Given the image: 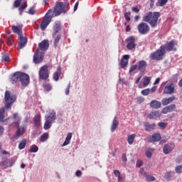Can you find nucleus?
<instances>
[{
  "mask_svg": "<svg viewBox=\"0 0 182 182\" xmlns=\"http://www.w3.org/2000/svg\"><path fill=\"white\" fill-rule=\"evenodd\" d=\"M11 29L14 32V33H16L17 35H18V36H22V35H23L22 33V26H13L11 27Z\"/></svg>",
  "mask_w": 182,
  "mask_h": 182,
  "instance_id": "24",
  "label": "nucleus"
},
{
  "mask_svg": "<svg viewBox=\"0 0 182 182\" xmlns=\"http://www.w3.org/2000/svg\"><path fill=\"white\" fill-rule=\"evenodd\" d=\"M39 50H48V48H49V41L48 40H43L39 44H38Z\"/></svg>",
  "mask_w": 182,
  "mask_h": 182,
  "instance_id": "20",
  "label": "nucleus"
},
{
  "mask_svg": "<svg viewBox=\"0 0 182 182\" xmlns=\"http://www.w3.org/2000/svg\"><path fill=\"white\" fill-rule=\"evenodd\" d=\"M53 12L55 16H59L60 14H66L68 12V6L62 2H58L54 7Z\"/></svg>",
  "mask_w": 182,
  "mask_h": 182,
  "instance_id": "6",
  "label": "nucleus"
},
{
  "mask_svg": "<svg viewBox=\"0 0 182 182\" xmlns=\"http://www.w3.org/2000/svg\"><path fill=\"white\" fill-rule=\"evenodd\" d=\"M43 87L46 92H50V90H52V85L50 83L44 82L43 84Z\"/></svg>",
  "mask_w": 182,
  "mask_h": 182,
  "instance_id": "36",
  "label": "nucleus"
},
{
  "mask_svg": "<svg viewBox=\"0 0 182 182\" xmlns=\"http://www.w3.org/2000/svg\"><path fill=\"white\" fill-rule=\"evenodd\" d=\"M2 60H4V62H9L11 60V58H9V55H8L6 53H2Z\"/></svg>",
  "mask_w": 182,
  "mask_h": 182,
  "instance_id": "43",
  "label": "nucleus"
},
{
  "mask_svg": "<svg viewBox=\"0 0 182 182\" xmlns=\"http://www.w3.org/2000/svg\"><path fill=\"white\" fill-rule=\"evenodd\" d=\"M39 80H45V82H49V71L48 65L42 66L39 71Z\"/></svg>",
  "mask_w": 182,
  "mask_h": 182,
  "instance_id": "8",
  "label": "nucleus"
},
{
  "mask_svg": "<svg viewBox=\"0 0 182 182\" xmlns=\"http://www.w3.org/2000/svg\"><path fill=\"white\" fill-rule=\"evenodd\" d=\"M159 18H160V12H149L144 16L143 21L149 23L151 28H156V26H157Z\"/></svg>",
  "mask_w": 182,
  "mask_h": 182,
  "instance_id": "3",
  "label": "nucleus"
},
{
  "mask_svg": "<svg viewBox=\"0 0 182 182\" xmlns=\"http://www.w3.org/2000/svg\"><path fill=\"white\" fill-rule=\"evenodd\" d=\"M36 13V11L35 10V7H31L27 12V14H29V15H35Z\"/></svg>",
  "mask_w": 182,
  "mask_h": 182,
  "instance_id": "48",
  "label": "nucleus"
},
{
  "mask_svg": "<svg viewBox=\"0 0 182 182\" xmlns=\"http://www.w3.org/2000/svg\"><path fill=\"white\" fill-rule=\"evenodd\" d=\"M143 166V161L139 159L137 160L136 161V166L138 168H140L141 166Z\"/></svg>",
  "mask_w": 182,
  "mask_h": 182,
  "instance_id": "54",
  "label": "nucleus"
},
{
  "mask_svg": "<svg viewBox=\"0 0 182 182\" xmlns=\"http://www.w3.org/2000/svg\"><path fill=\"white\" fill-rule=\"evenodd\" d=\"M165 95H173L174 93V84L173 82L167 84L164 90Z\"/></svg>",
  "mask_w": 182,
  "mask_h": 182,
  "instance_id": "15",
  "label": "nucleus"
},
{
  "mask_svg": "<svg viewBox=\"0 0 182 182\" xmlns=\"http://www.w3.org/2000/svg\"><path fill=\"white\" fill-rule=\"evenodd\" d=\"M145 154H146V157H148V159L151 158V156H152L151 152L147 151L145 153Z\"/></svg>",
  "mask_w": 182,
  "mask_h": 182,
  "instance_id": "60",
  "label": "nucleus"
},
{
  "mask_svg": "<svg viewBox=\"0 0 182 182\" xmlns=\"http://www.w3.org/2000/svg\"><path fill=\"white\" fill-rule=\"evenodd\" d=\"M48 139H49V134L44 133L41 136V141H42L43 143V142L46 141V140H48Z\"/></svg>",
  "mask_w": 182,
  "mask_h": 182,
  "instance_id": "40",
  "label": "nucleus"
},
{
  "mask_svg": "<svg viewBox=\"0 0 182 182\" xmlns=\"http://www.w3.org/2000/svg\"><path fill=\"white\" fill-rule=\"evenodd\" d=\"M138 31L141 35H146L150 32V26L146 23L142 22L138 25Z\"/></svg>",
  "mask_w": 182,
  "mask_h": 182,
  "instance_id": "10",
  "label": "nucleus"
},
{
  "mask_svg": "<svg viewBox=\"0 0 182 182\" xmlns=\"http://www.w3.org/2000/svg\"><path fill=\"white\" fill-rule=\"evenodd\" d=\"M28 42V38L26 37H23V34L18 36V46L17 48L18 50H20L22 49V48L25 47V45H26V43Z\"/></svg>",
  "mask_w": 182,
  "mask_h": 182,
  "instance_id": "16",
  "label": "nucleus"
},
{
  "mask_svg": "<svg viewBox=\"0 0 182 182\" xmlns=\"http://www.w3.org/2000/svg\"><path fill=\"white\" fill-rule=\"evenodd\" d=\"M41 114H36L33 117V122L36 127H39L41 126Z\"/></svg>",
  "mask_w": 182,
  "mask_h": 182,
  "instance_id": "32",
  "label": "nucleus"
},
{
  "mask_svg": "<svg viewBox=\"0 0 182 182\" xmlns=\"http://www.w3.org/2000/svg\"><path fill=\"white\" fill-rule=\"evenodd\" d=\"M50 22H52V10L50 9L46 14L45 18L40 25L41 31H45Z\"/></svg>",
  "mask_w": 182,
  "mask_h": 182,
  "instance_id": "7",
  "label": "nucleus"
},
{
  "mask_svg": "<svg viewBox=\"0 0 182 182\" xmlns=\"http://www.w3.org/2000/svg\"><path fill=\"white\" fill-rule=\"evenodd\" d=\"M168 2V0H158L157 6H164Z\"/></svg>",
  "mask_w": 182,
  "mask_h": 182,
  "instance_id": "44",
  "label": "nucleus"
},
{
  "mask_svg": "<svg viewBox=\"0 0 182 182\" xmlns=\"http://www.w3.org/2000/svg\"><path fill=\"white\" fill-rule=\"evenodd\" d=\"M173 171H168L165 173L164 178L167 180V181H170V180H171V176H173Z\"/></svg>",
  "mask_w": 182,
  "mask_h": 182,
  "instance_id": "38",
  "label": "nucleus"
},
{
  "mask_svg": "<svg viewBox=\"0 0 182 182\" xmlns=\"http://www.w3.org/2000/svg\"><path fill=\"white\" fill-rule=\"evenodd\" d=\"M132 12H135V14H139V12H140V9L137 7H132Z\"/></svg>",
  "mask_w": 182,
  "mask_h": 182,
  "instance_id": "57",
  "label": "nucleus"
},
{
  "mask_svg": "<svg viewBox=\"0 0 182 182\" xmlns=\"http://www.w3.org/2000/svg\"><path fill=\"white\" fill-rule=\"evenodd\" d=\"M160 83V77L156 78L154 85H159Z\"/></svg>",
  "mask_w": 182,
  "mask_h": 182,
  "instance_id": "64",
  "label": "nucleus"
},
{
  "mask_svg": "<svg viewBox=\"0 0 182 182\" xmlns=\"http://www.w3.org/2000/svg\"><path fill=\"white\" fill-rule=\"evenodd\" d=\"M12 119L13 120H15V122L11 124V126L16 128L19 127V123H21V120L22 119L21 116H19V114L18 112L14 113L12 116Z\"/></svg>",
  "mask_w": 182,
  "mask_h": 182,
  "instance_id": "14",
  "label": "nucleus"
},
{
  "mask_svg": "<svg viewBox=\"0 0 182 182\" xmlns=\"http://www.w3.org/2000/svg\"><path fill=\"white\" fill-rule=\"evenodd\" d=\"M160 140H161V135L160 133H155L148 138L149 143H156V141H160Z\"/></svg>",
  "mask_w": 182,
  "mask_h": 182,
  "instance_id": "17",
  "label": "nucleus"
},
{
  "mask_svg": "<svg viewBox=\"0 0 182 182\" xmlns=\"http://www.w3.org/2000/svg\"><path fill=\"white\" fill-rule=\"evenodd\" d=\"M17 129H18L16 132V134L17 137H20V136H22V134H23V133H25V129L22 128L21 129V128H19V127H18Z\"/></svg>",
  "mask_w": 182,
  "mask_h": 182,
  "instance_id": "39",
  "label": "nucleus"
},
{
  "mask_svg": "<svg viewBox=\"0 0 182 182\" xmlns=\"http://www.w3.org/2000/svg\"><path fill=\"white\" fill-rule=\"evenodd\" d=\"M114 174L115 177H119L120 171L119 170H114Z\"/></svg>",
  "mask_w": 182,
  "mask_h": 182,
  "instance_id": "58",
  "label": "nucleus"
},
{
  "mask_svg": "<svg viewBox=\"0 0 182 182\" xmlns=\"http://www.w3.org/2000/svg\"><path fill=\"white\" fill-rule=\"evenodd\" d=\"M10 81L12 85H18L20 82L23 87H26L29 85L30 77L28 74L17 71L11 75Z\"/></svg>",
  "mask_w": 182,
  "mask_h": 182,
  "instance_id": "2",
  "label": "nucleus"
},
{
  "mask_svg": "<svg viewBox=\"0 0 182 182\" xmlns=\"http://www.w3.org/2000/svg\"><path fill=\"white\" fill-rule=\"evenodd\" d=\"M147 68V63L144 60H140L138 64V70L139 72H144Z\"/></svg>",
  "mask_w": 182,
  "mask_h": 182,
  "instance_id": "27",
  "label": "nucleus"
},
{
  "mask_svg": "<svg viewBox=\"0 0 182 182\" xmlns=\"http://www.w3.org/2000/svg\"><path fill=\"white\" fill-rule=\"evenodd\" d=\"M60 75H62V70L60 67H58L56 71L53 73V80H55V82H58V80H59V77H60Z\"/></svg>",
  "mask_w": 182,
  "mask_h": 182,
  "instance_id": "28",
  "label": "nucleus"
},
{
  "mask_svg": "<svg viewBox=\"0 0 182 182\" xmlns=\"http://www.w3.org/2000/svg\"><path fill=\"white\" fill-rule=\"evenodd\" d=\"M130 58V55H124L120 61V65L122 69H124L127 65H129V59Z\"/></svg>",
  "mask_w": 182,
  "mask_h": 182,
  "instance_id": "19",
  "label": "nucleus"
},
{
  "mask_svg": "<svg viewBox=\"0 0 182 182\" xmlns=\"http://www.w3.org/2000/svg\"><path fill=\"white\" fill-rule=\"evenodd\" d=\"M56 120V112L53 111L46 116V122L44 123V130H49L52 127V124Z\"/></svg>",
  "mask_w": 182,
  "mask_h": 182,
  "instance_id": "5",
  "label": "nucleus"
},
{
  "mask_svg": "<svg viewBox=\"0 0 182 182\" xmlns=\"http://www.w3.org/2000/svg\"><path fill=\"white\" fill-rule=\"evenodd\" d=\"M161 113H163V114H167V113H170L168 107L163 108Z\"/></svg>",
  "mask_w": 182,
  "mask_h": 182,
  "instance_id": "55",
  "label": "nucleus"
},
{
  "mask_svg": "<svg viewBox=\"0 0 182 182\" xmlns=\"http://www.w3.org/2000/svg\"><path fill=\"white\" fill-rule=\"evenodd\" d=\"M177 45H178L177 41L172 40L164 45V50H167L168 52H176L177 48H176V46H177Z\"/></svg>",
  "mask_w": 182,
  "mask_h": 182,
  "instance_id": "9",
  "label": "nucleus"
},
{
  "mask_svg": "<svg viewBox=\"0 0 182 182\" xmlns=\"http://www.w3.org/2000/svg\"><path fill=\"white\" fill-rule=\"evenodd\" d=\"M52 36L54 39V48H58V45H59V41H60L61 38H62V34L60 33H54L52 34Z\"/></svg>",
  "mask_w": 182,
  "mask_h": 182,
  "instance_id": "23",
  "label": "nucleus"
},
{
  "mask_svg": "<svg viewBox=\"0 0 182 182\" xmlns=\"http://www.w3.org/2000/svg\"><path fill=\"white\" fill-rule=\"evenodd\" d=\"M70 140H72V133L70 132L67 134V136L65 138V140L64 143L63 144V147L65 146H68L70 143Z\"/></svg>",
  "mask_w": 182,
  "mask_h": 182,
  "instance_id": "34",
  "label": "nucleus"
},
{
  "mask_svg": "<svg viewBox=\"0 0 182 182\" xmlns=\"http://www.w3.org/2000/svg\"><path fill=\"white\" fill-rule=\"evenodd\" d=\"M149 83H150V77H146L143 79V86L146 87V86H149Z\"/></svg>",
  "mask_w": 182,
  "mask_h": 182,
  "instance_id": "42",
  "label": "nucleus"
},
{
  "mask_svg": "<svg viewBox=\"0 0 182 182\" xmlns=\"http://www.w3.org/2000/svg\"><path fill=\"white\" fill-rule=\"evenodd\" d=\"M150 106L153 108V109H160V107H161V102L157 101V100H152L150 102Z\"/></svg>",
  "mask_w": 182,
  "mask_h": 182,
  "instance_id": "31",
  "label": "nucleus"
},
{
  "mask_svg": "<svg viewBox=\"0 0 182 182\" xmlns=\"http://www.w3.org/2000/svg\"><path fill=\"white\" fill-rule=\"evenodd\" d=\"M6 43L9 45V46H12L14 45V38H12V36H9L6 39Z\"/></svg>",
  "mask_w": 182,
  "mask_h": 182,
  "instance_id": "45",
  "label": "nucleus"
},
{
  "mask_svg": "<svg viewBox=\"0 0 182 182\" xmlns=\"http://www.w3.org/2000/svg\"><path fill=\"white\" fill-rule=\"evenodd\" d=\"M127 48L128 50H132L136 48V38L134 36H129L126 39Z\"/></svg>",
  "mask_w": 182,
  "mask_h": 182,
  "instance_id": "11",
  "label": "nucleus"
},
{
  "mask_svg": "<svg viewBox=\"0 0 182 182\" xmlns=\"http://www.w3.org/2000/svg\"><path fill=\"white\" fill-rule=\"evenodd\" d=\"M145 132H151L153 130H156V124L152 123L150 124L149 122H144V123Z\"/></svg>",
  "mask_w": 182,
  "mask_h": 182,
  "instance_id": "22",
  "label": "nucleus"
},
{
  "mask_svg": "<svg viewBox=\"0 0 182 182\" xmlns=\"http://www.w3.org/2000/svg\"><path fill=\"white\" fill-rule=\"evenodd\" d=\"M158 126L162 129L164 130V129H166L167 127V124L164 123V122H159L158 124Z\"/></svg>",
  "mask_w": 182,
  "mask_h": 182,
  "instance_id": "50",
  "label": "nucleus"
},
{
  "mask_svg": "<svg viewBox=\"0 0 182 182\" xmlns=\"http://www.w3.org/2000/svg\"><path fill=\"white\" fill-rule=\"evenodd\" d=\"M26 8H28V4H26V1H24L21 4L20 7L18 8L19 15L22 16L23 11H25Z\"/></svg>",
  "mask_w": 182,
  "mask_h": 182,
  "instance_id": "33",
  "label": "nucleus"
},
{
  "mask_svg": "<svg viewBox=\"0 0 182 182\" xmlns=\"http://www.w3.org/2000/svg\"><path fill=\"white\" fill-rule=\"evenodd\" d=\"M168 107V110L170 112H174V110H176V105L175 104H171L168 106H167Z\"/></svg>",
  "mask_w": 182,
  "mask_h": 182,
  "instance_id": "46",
  "label": "nucleus"
},
{
  "mask_svg": "<svg viewBox=\"0 0 182 182\" xmlns=\"http://www.w3.org/2000/svg\"><path fill=\"white\" fill-rule=\"evenodd\" d=\"M161 116V113L159 111H154L149 113L147 115L148 119H157V117H160Z\"/></svg>",
  "mask_w": 182,
  "mask_h": 182,
  "instance_id": "26",
  "label": "nucleus"
},
{
  "mask_svg": "<svg viewBox=\"0 0 182 182\" xmlns=\"http://www.w3.org/2000/svg\"><path fill=\"white\" fill-rule=\"evenodd\" d=\"M70 89V83L68 85V88L65 89V95H69Z\"/></svg>",
  "mask_w": 182,
  "mask_h": 182,
  "instance_id": "62",
  "label": "nucleus"
},
{
  "mask_svg": "<svg viewBox=\"0 0 182 182\" xmlns=\"http://www.w3.org/2000/svg\"><path fill=\"white\" fill-rule=\"evenodd\" d=\"M174 100H176V96L173 95L168 98H164L161 102L163 106H167V105H170V103H172Z\"/></svg>",
  "mask_w": 182,
  "mask_h": 182,
  "instance_id": "25",
  "label": "nucleus"
},
{
  "mask_svg": "<svg viewBox=\"0 0 182 182\" xmlns=\"http://www.w3.org/2000/svg\"><path fill=\"white\" fill-rule=\"evenodd\" d=\"M16 95L12 94L11 91L6 90L4 93V107L0 109V122L4 123L5 120V109H11L12 108V105L16 102Z\"/></svg>",
  "mask_w": 182,
  "mask_h": 182,
  "instance_id": "1",
  "label": "nucleus"
},
{
  "mask_svg": "<svg viewBox=\"0 0 182 182\" xmlns=\"http://www.w3.org/2000/svg\"><path fill=\"white\" fill-rule=\"evenodd\" d=\"M136 102H137V103H143V102H144V97H138L136 98Z\"/></svg>",
  "mask_w": 182,
  "mask_h": 182,
  "instance_id": "56",
  "label": "nucleus"
},
{
  "mask_svg": "<svg viewBox=\"0 0 182 182\" xmlns=\"http://www.w3.org/2000/svg\"><path fill=\"white\" fill-rule=\"evenodd\" d=\"M26 139H23V140L21 141L18 145L19 150H23V149H25V147L26 146Z\"/></svg>",
  "mask_w": 182,
  "mask_h": 182,
  "instance_id": "37",
  "label": "nucleus"
},
{
  "mask_svg": "<svg viewBox=\"0 0 182 182\" xmlns=\"http://www.w3.org/2000/svg\"><path fill=\"white\" fill-rule=\"evenodd\" d=\"M130 15H131L130 12L124 13V18H125L126 21H127L128 22H129V21H130Z\"/></svg>",
  "mask_w": 182,
  "mask_h": 182,
  "instance_id": "52",
  "label": "nucleus"
},
{
  "mask_svg": "<svg viewBox=\"0 0 182 182\" xmlns=\"http://www.w3.org/2000/svg\"><path fill=\"white\" fill-rule=\"evenodd\" d=\"M122 161H127V156H126V154H122Z\"/></svg>",
  "mask_w": 182,
  "mask_h": 182,
  "instance_id": "63",
  "label": "nucleus"
},
{
  "mask_svg": "<svg viewBox=\"0 0 182 182\" xmlns=\"http://www.w3.org/2000/svg\"><path fill=\"white\" fill-rule=\"evenodd\" d=\"M150 93V89L147 88L141 91V95L143 96H148Z\"/></svg>",
  "mask_w": 182,
  "mask_h": 182,
  "instance_id": "49",
  "label": "nucleus"
},
{
  "mask_svg": "<svg viewBox=\"0 0 182 182\" xmlns=\"http://www.w3.org/2000/svg\"><path fill=\"white\" fill-rule=\"evenodd\" d=\"M78 6H79V1H77L74 6V12H76V11H77Z\"/></svg>",
  "mask_w": 182,
  "mask_h": 182,
  "instance_id": "61",
  "label": "nucleus"
},
{
  "mask_svg": "<svg viewBox=\"0 0 182 182\" xmlns=\"http://www.w3.org/2000/svg\"><path fill=\"white\" fill-rule=\"evenodd\" d=\"M75 176L77 177H81L82 176V171H77L76 173H75Z\"/></svg>",
  "mask_w": 182,
  "mask_h": 182,
  "instance_id": "59",
  "label": "nucleus"
},
{
  "mask_svg": "<svg viewBox=\"0 0 182 182\" xmlns=\"http://www.w3.org/2000/svg\"><path fill=\"white\" fill-rule=\"evenodd\" d=\"M164 55H166V50H164V45H162L158 50L150 54L149 58L151 60H163Z\"/></svg>",
  "mask_w": 182,
  "mask_h": 182,
  "instance_id": "4",
  "label": "nucleus"
},
{
  "mask_svg": "<svg viewBox=\"0 0 182 182\" xmlns=\"http://www.w3.org/2000/svg\"><path fill=\"white\" fill-rule=\"evenodd\" d=\"M22 1V0H16L14 1V7L15 8H19V6H21V2Z\"/></svg>",
  "mask_w": 182,
  "mask_h": 182,
  "instance_id": "53",
  "label": "nucleus"
},
{
  "mask_svg": "<svg viewBox=\"0 0 182 182\" xmlns=\"http://www.w3.org/2000/svg\"><path fill=\"white\" fill-rule=\"evenodd\" d=\"M43 60V54L39 53V48H38L33 55V63H36V65H38V63H41Z\"/></svg>",
  "mask_w": 182,
  "mask_h": 182,
  "instance_id": "13",
  "label": "nucleus"
},
{
  "mask_svg": "<svg viewBox=\"0 0 182 182\" xmlns=\"http://www.w3.org/2000/svg\"><path fill=\"white\" fill-rule=\"evenodd\" d=\"M39 150V148L36 145H32L30 147L29 152L30 153H36Z\"/></svg>",
  "mask_w": 182,
  "mask_h": 182,
  "instance_id": "41",
  "label": "nucleus"
},
{
  "mask_svg": "<svg viewBox=\"0 0 182 182\" xmlns=\"http://www.w3.org/2000/svg\"><path fill=\"white\" fill-rule=\"evenodd\" d=\"M141 176L145 177L146 180L148 181H156V177L153 176L151 174L144 171L141 173Z\"/></svg>",
  "mask_w": 182,
  "mask_h": 182,
  "instance_id": "29",
  "label": "nucleus"
},
{
  "mask_svg": "<svg viewBox=\"0 0 182 182\" xmlns=\"http://www.w3.org/2000/svg\"><path fill=\"white\" fill-rule=\"evenodd\" d=\"M138 68L137 65H133L131 66L129 73H130V75H132L133 73V72H134V70H136Z\"/></svg>",
  "mask_w": 182,
  "mask_h": 182,
  "instance_id": "47",
  "label": "nucleus"
},
{
  "mask_svg": "<svg viewBox=\"0 0 182 182\" xmlns=\"http://www.w3.org/2000/svg\"><path fill=\"white\" fill-rule=\"evenodd\" d=\"M176 147V144L174 142H171L169 144H166L164 146L163 151L164 154H170L173 150H174Z\"/></svg>",
  "mask_w": 182,
  "mask_h": 182,
  "instance_id": "12",
  "label": "nucleus"
},
{
  "mask_svg": "<svg viewBox=\"0 0 182 182\" xmlns=\"http://www.w3.org/2000/svg\"><path fill=\"white\" fill-rule=\"evenodd\" d=\"M134 139H136V134L128 135L127 141L129 144H133V143H134Z\"/></svg>",
  "mask_w": 182,
  "mask_h": 182,
  "instance_id": "35",
  "label": "nucleus"
},
{
  "mask_svg": "<svg viewBox=\"0 0 182 182\" xmlns=\"http://www.w3.org/2000/svg\"><path fill=\"white\" fill-rule=\"evenodd\" d=\"M14 166V161L12 159H6L4 161L0 162V167H4V168H6V167H12Z\"/></svg>",
  "mask_w": 182,
  "mask_h": 182,
  "instance_id": "21",
  "label": "nucleus"
},
{
  "mask_svg": "<svg viewBox=\"0 0 182 182\" xmlns=\"http://www.w3.org/2000/svg\"><path fill=\"white\" fill-rule=\"evenodd\" d=\"M117 127H119V120L117 119V117H115L112 121L111 132L113 133V132H114Z\"/></svg>",
  "mask_w": 182,
  "mask_h": 182,
  "instance_id": "30",
  "label": "nucleus"
},
{
  "mask_svg": "<svg viewBox=\"0 0 182 182\" xmlns=\"http://www.w3.org/2000/svg\"><path fill=\"white\" fill-rule=\"evenodd\" d=\"M175 171L178 173H182V165L177 166L175 168Z\"/></svg>",
  "mask_w": 182,
  "mask_h": 182,
  "instance_id": "51",
  "label": "nucleus"
},
{
  "mask_svg": "<svg viewBox=\"0 0 182 182\" xmlns=\"http://www.w3.org/2000/svg\"><path fill=\"white\" fill-rule=\"evenodd\" d=\"M62 31V25L60 22L56 21L53 26V32L52 34L59 33Z\"/></svg>",
  "mask_w": 182,
  "mask_h": 182,
  "instance_id": "18",
  "label": "nucleus"
}]
</instances>
